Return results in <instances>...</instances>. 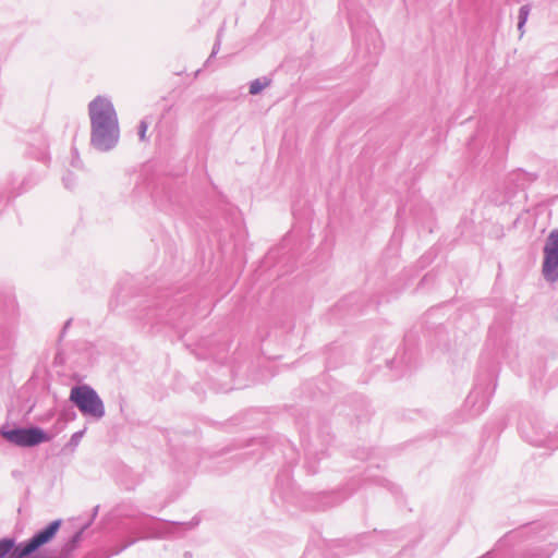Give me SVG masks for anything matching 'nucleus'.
Masks as SVG:
<instances>
[{"instance_id":"20e7f679","label":"nucleus","mask_w":558,"mask_h":558,"mask_svg":"<svg viewBox=\"0 0 558 558\" xmlns=\"http://www.w3.org/2000/svg\"><path fill=\"white\" fill-rule=\"evenodd\" d=\"M3 436L9 441L22 447H32L50 440V437L38 427L5 430Z\"/></svg>"},{"instance_id":"1a4fd4ad","label":"nucleus","mask_w":558,"mask_h":558,"mask_svg":"<svg viewBox=\"0 0 558 558\" xmlns=\"http://www.w3.org/2000/svg\"><path fill=\"white\" fill-rule=\"evenodd\" d=\"M147 129H148L147 123L146 122H141L140 130H138V135H140L141 141H145L146 140Z\"/></svg>"},{"instance_id":"0eeeda50","label":"nucleus","mask_w":558,"mask_h":558,"mask_svg":"<svg viewBox=\"0 0 558 558\" xmlns=\"http://www.w3.org/2000/svg\"><path fill=\"white\" fill-rule=\"evenodd\" d=\"M530 10L531 9L529 5H523L519 11L518 28L521 31V33H523V27L529 19Z\"/></svg>"},{"instance_id":"39448f33","label":"nucleus","mask_w":558,"mask_h":558,"mask_svg":"<svg viewBox=\"0 0 558 558\" xmlns=\"http://www.w3.org/2000/svg\"><path fill=\"white\" fill-rule=\"evenodd\" d=\"M543 274L550 281L558 279V255L545 254Z\"/></svg>"},{"instance_id":"6e6552de","label":"nucleus","mask_w":558,"mask_h":558,"mask_svg":"<svg viewBox=\"0 0 558 558\" xmlns=\"http://www.w3.org/2000/svg\"><path fill=\"white\" fill-rule=\"evenodd\" d=\"M268 85V82L262 83L260 81H254L250 86L251 94H257Z\"/></svg>"},{"instance_id":"7ed1b4c3","label":"nucleus","mask_w":558,"mask_h":558,"mask_svg":"<svg viewBox=\"0 0 558 558\" xmlns=\"http://www.w3.org/2000/svg\"><path fill=\"white\" fill-rule=\"evenodd\" d=\"M70 400L84 414L94 417H101L105 414L102 401L96 391L88 386L74 387L71 390Z\"/></svg>"},{"instance_id":"f257e3e1","label":"nucleus","mask_w":558,"mask_h":558,"mask_svg":"<svg viewBox=\"0 0 558 558\" xmlns=\"http://www.w3.org/2000/svg\"><path fill=\"white\" fill-rule=\"evenodd\" d=\"M92 122V143L101 150L111 148L119 138V126L111 102L96 97L88 107Z\"/></svg>"},{"instance_id":"423d86ee","label":"nucleus","mask_w":558,"mask_h":558,"mask_svg":"<svg viewBox=\"0 0 558 558\" xmlns=\"http://www.w3.org/2000/svg\"><path fill=\"white\" fill-rule=\"evenodd\" d=\"M544 254L558 255V229L554 230L549 236L544 248Z\"/></svg>"},{"instance_id":"f03ea898","label":"nucleus","mask_w":558,"mask_h":558,"mask_svg":"<svg viewBox=\"0 0 558 558\" xmlns=\"http://www.w3.org/2000/svg\"><path fill=\"white\" fill-rule=\"evenodd\" d=\"M61 521L56 520L29 539L16 544L13 538L0 539V558H27L50 543L57 535Z\"/></svg>"}]
</instances>
